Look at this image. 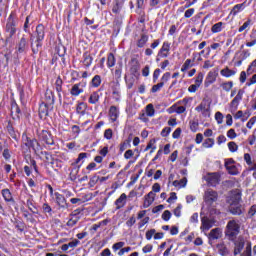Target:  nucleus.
Returning <instances> with one entry per match:
<instances>
[{
  "mask_svg": "<svg viewBox=\"0 0 256 256\" xmlns=\"http://www.w3.org/2000/svg\"><path fill=\"white\" fill-rule=\"evenodd\" d=\"M244 4H237L233 7V9L231 10V15H237V13H239V11L243 10Z\"/></svg>",
  "mask_w": 256,
  "mask_h": 256,
  "instance_id": "49530a36",
  "label": "nucleus"
},
{
  "mask_svg": "<svg viewBox=\"0 0 256 256\" xmlns=\"http://www.w3.org/2000/svg\"><path fill=\"white\" fill-rule=\"evenodd\" d=\"M27 38L22 36L17 45V53H25L27 51Z\"/></svg>",
  "mask_w": 256,
  "mask_h": 256,
  "instance_id": "2eb2a0df",
  "label": "nucleus"
},
{
  "mask_svg": "<svg viewBox=\"0 0 256 256\" xmlns=\"http://www.w3.org/2000/svg\"><path fill=\"white\" fill-rule=\"evenodd\" d=\"M2 197L7 203H15V200L13 199V194H11V191L9 189L2 190Z\"/></svg>",
  "mask_w": 256,
  "mask_h": 256,
  "instance_id": "412c9836",
  "label": "nucleus"
},
{
  "mask_svg": "<svg viewBox=\"0 0 256 256\" xmlns=\"http://www.w3.org/2000/svg\"><path fill=\"white\" fill-rule=\"evenodd\" d=\"M202 145L203 147H205V149H210L211 147H213V145H215V139L207 138Z\"/></svg>",
  "mask_w": 256,
  "mask_h": 256,
  "instance_id": "4c0bfd02",
  "label": "nucleus"
},
{
  "mask_svg": "<svg viewBox=\"0 0 256 256\" xmlns=\"http://www.w3.org/2000/svg\"><path fill=\"white\" fill-rule=\"evenodd\" d=\"M249 25H251V19H248L239 29V33H243V31H245V29H247V27H249Z\"/></svg>",
  "mask_w": 256,
  "mask_h": 256,
  "instance_id": "13d9d810",
  "label": "nucleus"
},
{
  "mask_svg": "<svg viewBox=\"0 0 256 256\" xmlns=\"http://www.w3.org/2000/svg\"><path fill=\"white\" fill-rule=\"evenodd\" d=\"M109 117H110L112 123H115V121H117V117H119V110H117V107H115V106L110 107Z\"/></svg>",
  "mask_w": 256,
  "mask_h": 256,
  "instance_id": "b1692460",
  "label": "nucleus"
},
{
  "mask_svg": "<svg viewBox=\"0 0 256 256\" xmlns=\"http://www.w3.org/2000/svg\"><path fill=\"white\" fill-rule=\"evenodd\" d=\"M159 75H161V69L157 68L153 73V82L157 83V79H159Z\"/></svg>",
  "mask_w": 256,
  "mask_h": 256,
  "instance_id": "338daca9",
  "label": "nucleus"
},
{
  "mask_svg": "<svg viewBox=\"0 0 256 256\" xmlns=\"http://www.w3.org/2000/svg\"><path fill=\"white\" fill-rule=\"evenodd\" d=\"M171 109H173L178 115H181V113H185L187 108L185 106H177V104H174Z\"/></svg>",
  "mask_w": 256,
  "mask_h": 256,
  "instance_id": "58836bf2",
  "label": "nucleus"
},
{
  "mask_svg": "<svg viewBox=\"0 0 256 256\" xmlns=\"http://www.w3.org/2000/svg\"><path fill=\"white\" fill-rule=\"evenodd\" d=\"M115 63H116L115 55L113 53H109L107 57V66L109 68L115 67Z\"/></svg>",
  "mask_w": 256,
  "mask_h": 256,
  "instance_id": "7c9ffc66",
  "label": "nucleus"
},
{
  "mask_svg": "<svg viewBox=\"0 0 256 256\" xmlns=\"http://www.w3.org/2000/svg\"><path fill=\"white\" fill-rule=\"evenodd\" d=\"M155 233H157V231L155 229L148 230L146 232L147 241H151V239H153V235H155Z\"/></svg>",
  "mask_w": 256,
  "mask_h": 256,
  "instance_id": "5fc2aeb1",
  "label": "nucleus"
},
{
  "mask_svg": "<svg viewBox=\"0 0 256 256\" xmlns=\"http://www.w3.org/2000/svg\"><path fill=\"white\" fill-rule=\"evenodd\" d=\"M91 199H93V193H88L82 196L81 201L82 203H87V201H91Z\"/></svg>",
  "mask_w": 256,
  "mask_h": 256,
  "instance_id": "4d7b16f0",
  "label": "nucleus"
},
{
  "mask_svg": "<svg viewBox=\"0 0 256 256\" xmlns=\"http://www.w3.org/2000/svg\"><path fill=\"white\" fill-rule=\"evenodd\" d=\"M239 233H241V221L238 219L229 220L225 229V235L229 241H235Z\"/></svg>",
  "mask_w": 256,
  "mask_h": 256,
  "instance_id": "f257e3e1",
  "label": "nucleus"
},
{
  "mask_svg": "<svg viewBox=\"0 0 256 256\" xmlns=\"http://www.w3.org/2000/svg\"><path fill=\"white\" fill-rule=\"evenodd\" d=\"M88 103L91 105L99 103V92H93L88 99Z\"/></svg>",
  "mask_w": 256,
  "mask_h": 256,
  "instance_id": "cd10ccee",
  "label": "nucleus"
},
{
  "mask_svg": "<svg viewBox=\"0 0 256 256\" xmlns=\"http://www.w3.org/2000/svg\"><path fill=\"white\" fill-rule=\"evenodd\" d=\"M153 201H155V193L151 191L144 197V203H143L144 209L151 207V205H153Z\"/></svg>",
  "mask_w": 256,
  "mask_h": 256,
  "instance_id": "ddd939ff",
  "label": "nucleus"
},
{
  "mask_svg": "<svg viewBox=\"0 0 256 256\" xmlns=\"http://www.w3.org/2000/svg\"><path fill=\"white\" fill-rule=\"evenodd\" d=\"M241 202V193L235 192L230 197V205H239Z\"/></svg>",
  "mask_w": 256,
  "mask_h": 256,
  "instance_id": "393cba45",
  "label": "nucleus"
},
{
  "mask_svg": "<svg viewBox=\"0 0 256 256\" xmlns=\"http://www.w3.org/2000/svg\"><path fill=\"white\" fill-rule=\"evenodd\" d=\"M45 39V26L42 24H39L36 27V41H33V36H31L30 41H31V47H32V52L34 54L39 53V50L42 47L41 41Z\"/></svg>",
  "mask_w": 256,
  "mask_h": 256,
  "instance_id": "f03ea898",
  "label": "nucleus"
},
{
  "mask_svg": "<svg viewBox=\"0 0 256 256\" xmlns=\"http://www.w3.org/2000/svg\"><path fill=\"white\" fill-rule=\"evenodd\" d=\"M197 113H201L202 117L209 119L211 117V102L204 98L202 102L195 108Z\"/></svg>",
  "mask_w": 256,
  "mask_h": 256,
  "instance_id": "20e7f679",
  "label": "nucleus"
},
{
  "mask_svg": "<svg viewBox=\"0 0 256 256\" xmlns=\"http://www.w3.org/2000/svg\"><path fill=\"white\" fill-rule=\"evenodd\" d=\"M213 227V220H209V218H202V225L200 229L202 231H209Z\"/></svg>",
  "mask_w": 256,
  "mask_h": 256,
  "instance_id": "4be33fe9",
  "label": "nucleus"
},
{
  "mask_svg": "<svg viewBox=\"0 0 256 256\" xmlns=\"http://www.w3.org/2000/svg\"><path fill=\"white\" fill-rule=\"evenodd\" d=\"M220 74L222 75V77L229 78L233 77L234 75H237V70H231L229 69V67H225L220 71Z\"/></svg>",
  "mask_w": 256,
  "mask_h": 256,
  "instance_id": "5701e85b",
  "label": "nucleus"
},
{
  "mask_svg": "<svg viewBox=\"0 0 256 256\" xmlns=\"http://www.w3.org/2000/svg\"><path fill=\"white\" fill-rule=\"evenodd\" d=\"M148 41H149V36L142 34L141 38L137 42V47H140V48L145 47Z\"/></svg>",
  "mask_w": 256,
  "mask_h": 256,
  "instance_id": "c85d7f7f",
  "label": "nucleus"
},
{
  "mask_svg": "<svg viewBox=\"0 0 256 256\" xmlns=\"http://www.w3.org/2000/svg\"><path fill=\"white\" fill-rule=\"evenodd\" d=\"M205 77V75L203 74V72H199L196 79H195V84L201 87V84L203 83V78Z\"/></svg>",
  "mask_w": 256,
  "mask_h": 256,
  "instance_id": "8fccbe9b",
  "label": "nucleus"
},
{
  "mask_svg": "<svg viewBox=\"0 0 256 256\" xmlns=\"http://www.w3.org/2000/svg\"><path fill=\"white\" fill-rule=\"evenodd\" d=\"M39 139L40 141H43V143H46V145H55L53 135H51L47 130H42L41 133H39Z\"/></svg>",
  "mask_w": 256,
  "mask_h": 256,
  "instance_id": "1a4fd4ad",
  "label": "nucleus"
},
{
  "mask_svg": "<svg viewBox=\"0 0 256 256\" xmlns=\"http://www.w3.org/2000/svg\"><path fill=\"white\" fill-rule=\"evenodd\" d=\"M91 83H92V87H99V85H101V76L99 75L94 76Z\"/></svg>",
  "mask_w": 256,
  "mask_h": 256,
  "instance_id": "de8ad7c7",
  "label": "nucleus"
},
{
  "mask_svg": "<svg viewBox=\"0 0 256 256\" xmlns=\"http://www.w3.org/2000/svg\"><path fill=\"white\" fill-rule=\"evenodd\" d=\"M84 87H85V83H83V82L74 84L72 86V88L70 89V95H72V97H79V95H81V93H83Z\"/></svg>",
  "mask_w": 256,
  "mask_h": 256,
  "instance_id": "9d476101",
  "label": "nucleus"
},
{
  "mask_svg": "<svg viewBox=\"0 0 256 256\" xmlns=\"http://www.w3.org/2000/svg\"><path fill=\"white\" fill-rule=\"evenodd\" d=\"M252 247L251 242H247L246 247L242 253H240V256H252Z\"/></svg>",
  "mask_w": 256,
  "mask_h": 256,
  "instance_id": "c756f323",
  "label": "nucleus"
},
{
  "mask_svg": "<svg viewBox=\"0 0 256 256\" xmlns=\"http://www.w3.org/2000/svg\"><path fill=\"white\" fill-rule=\"evenodd\" d=\"M55 197H56V203L59 205V207H61L62 209L69 208V204H67V200L65 199L64 195L56 193Z\"/></svg>",
  "mask_w": 256,
  "mask_h": 256,
  "instance_id": "4468645a",
  "label": "nucleus"
},
{
  "mask_svg": "<svg viewBox=\"0 0 256 256\" xmlns=\"http://www.w3.org/2000/svg\"><path fill=\"white\" fill-rule=\"evenodd\" d=\"M124 4L125 0H115L112 7V13H114L115 15H119V13H121V10L123 9Z\"/></svg>",
  "mask_w": 256,
  "mask_h": 256,
  "instance_id": "dca6fc26",
  "label": "nucleus"
},
{
  "mask_svg": "<svg viewBox=\"0 0 256 256\" xmlns=\"http://www.w3.org/2000/svg\"><path fill=\"white\" fill-rule=\"evenodd\" d=\"M191 67H193V60L187 59L185 63L182 65L181 71L184 73V71L191 69Z\"/></svg>",
  "mask_w": 256,
  "mask_h": 256,
  "instance_id": "ea45409f",
  "label": "nucleus"
},
{
  "mask_svg": "<svg viewBox=\"0 0 256 256\" xmlns=\"http://www.w3.org/2000/svg\"><path fill=\"white\" fill-rule=\"evenodd\" d=\"M217 199H219V194L217 193V191H215L213 189H208L205 191L204 201H205L206 205L211 207V205H213V203H216Z\"/></svg>",
  "mask_w": 256,
  "mask_h": 256,
  "instance_id": "423d86ee",
  "label": "nucleus"
},
{
  "mask_svg": "<svg viewBox=\"0 0 256 256\" xmlns=\"http://www.w3.org/2000/svg\"><path fill=\"white\" fill-rule=\"evenodd\" d=\"M204 181H206L208 187H217L221 183V173L220 172H207L203 176Z\"/></svg>",
  "mask_w": 256,
  "mask_h": 256,
  "instance_id": "7ed1b4c3",
  "label": "nucleus"
},
{
  "mask_svg": "<svg viewBox=\"0 0 256 256\" xmlns=\"http://www.w3.org/2000/svg\"><path fill=\"white\" fill-rule=\"evenodd\" d=\"M27 205L32 213H37V208L33 206V200L31 198L27 200Z\"/></svg>",
  "mask_w": 256,
  "mask_h": 256,
  "instance_id": "603ef678",
  "label": "nucleus"
},
{
  "mask_svg": "<svg viewBox=\"0 0 256 256\" xmlns=\"http://www.w3.org/2000/svg\"><path fill=\"white\" fill-rule=\"evenodd\" d=\"M6 36L11 39L15 33H17V28L15 27V20L13 18L9 17L8 22L6 24Z\"/></svg>",
  "mask_w": 256,
  "mask_h": 256,
  "instance_id": "6e6552de",
  "label": "nucleus"
},
{
  "mask_svg": "<svg viewBox=\"0 0 256 256\" xmlns=\"http://www.w3.org/2000/svg\"><path fill=\"white\" fill-rule=\"evenodd\" d=\"M169 133H171V127H165L161 131V136L162 137H169Z\"/></svg>",
  "mask_w": 256,
  "mask_h": 256,
  "instance_id": "69168bd1",
  "label": "nucleus"
},
{
  "mask_svg": "<svg viewBox=\"0 0 256 256\" xmlns=\"http://www.w3.org/2000/svg\"><path fill=\"white\" fill-rule=\"evenodd\" d=\"M177 201V193L171 192L170 197L167 199V203H174Z\"/></svg>",
  "mask_w": 256,
  "mask_h": 256,
  "instance_id": "680f3d73",
  "label": "nucleus"
},
{
  "mask_svg": "<svg viewBox=\"0 0 256 256\" xmlns=\"http://www.w3.org/2000/svg\"><path fill=\"white\" fill-rule=\"evenodd\" d=\"M146 115L147 117H153L155 115V108L153 107V104H148L146 106Z\"/></svg>",
  "mask_w": 256,
  "mask_h": 256,
  "instance_id": "79ce46f5",
  "label": "nucleus"
},
{
  "mask_svg": "<svg viewBox=\"0 0 256 256\" xmlns=\"http://www.w3.org/2000/svg\"><path fill=\"white\" fill-rule=\"evenodd\" d=\"M228 149L231 153H235L237 152V150L239 149V146L237 145V143L235 142H229L228 143Z\"/></svg>",
  "mask_w": 256,
  "mask_h": 256,
  "instance_id": "09e8293b",
  "label": "nucleus"
},
{
  "mask_svg": "<svg viewBox=\"0 0 256 256\" xmlns=\"http://www.w3.org/2000/svg\"><path fill=\"white\" fill-rule=\"evenodd\" d=\"M172 184L174 187H185L187 185V178H182L180 181L175 180Z\"/></svg>",
  "mask_w": 256,
  "mask_h": 256,
  "instance_id": "e433bc0d",
  "label": "nucleus"
},
{
  "mask_svg": "<svg viewBox=\"0 0 256 256\" xmlns=\"http://www.w3.org/2000/svg\"><path fill=\"white\" fill-rule=\"evenodd\" d=\"M85 111H87V104H85L84 102L79 103L76 107V112L79 115H83Z\"/></svg>",
  "mask_w": 256,
  "mask_h": 256,
  "instance_id": "2f4dec72",
  "label": "nucleus"
},
{
  "mask_svg": "<svg viewBox=\"0 0 256 256\" xmlns=\"http://www.w3.org/2000/svg\"><path fill=\"white\" fill-rule=\"evenodd\" d=\"M22 142H23V145L27 147V149H33L35 153H37V151H41V145L39 144L37 139H31L27 137V134L22 135Z\"/></svg>",
  "mask_w": 256,
  "mask_h": 256,
  "instance_id": "39448f33",
  "label": "nucleus"
},
{
  "mask_svg": "<svg viewBox=\"0 0 256 256\" xmlns=\"http://www.w3.org/2000/svg\"><path fill=\"white\" fill-rule=\"evenodd\" d=\"M221 87L223 89V91H226L227 93H229V91H231V89H233V82H224L221 84Z\"/></svg>",
  "mask_w": 256,
  "mask_h": 256,
  "instance_id": "c03bdc74",
  "label": "nucleus"
},
{
  "mask_svg": "<svg viewBox=\"0 0 256 256\" xmlns=\"http://www.w3.org/2000/svg\"><path fill=\"white\" fill-rule=\"evenodd\" d=\"M125 247V242H117L112 246L114 251H119V249H123Z\"/></svg>",
  "mask_w": 256,
  "mask_h": 256,
  "instance_id": "864d4df0",
  "label": "nucleus"
},
{
  "mask_svg": "<svg viewBox=\"0 0 256 256\" xmlns=\"http://www.w3.org/2000/svg\"><path fill=\"white\" fill-rule=\"evenodd\" d=\"M226 169H227L229 175H239V170L237 169V166H235V165L228 166Z\"/></svg>",
  "mask_w": 256,
  "mask_h": 256,
  "instance_id": "a18cd8bd",
  "label": "nucleus"
},
{
  "mask_svg": "<svg viewBox=\"0 0 256 256\" xmlns=\"http://www.w3.org/2000/svg\"><path fill=\"white\" fill-rule=\"evenodd\" d=\"M227 137H229V139H235L237 137V133L235 132V129L228 130Z\"/></svg>",
  "mask_w": 256,
  "mask_h": 256,
  "instance_id": "774afa93",
  "label": "nucleus"
},
{
  "mask_svg": "<svg viewBox=\"0 0 256 256\" xmlns=\"http://www.w3.org/2000/svg\"><path fill=\"white\" fill-rule=\"evenodd\" d=\"M163 221H169L171 219V211L165 210L162 214Z\"/></svg>",
  "mask_w": 256,
  "mask_h": 256,
  "instance_id": "bf43d9fd",
  "label": "nucleus"
},
{
  "mask_svg": "<svg viewBox=\"0 0 256 256\" xmlns=\"http://www.w3.org/2000/svg\"><path fill=\"white\" fill-rule=\"evenodd\" d=\"M256 215V205H252L248 211V217H255Z\"/></svg>",
  "mask_w": 256,
  "mask_h": 256,
  "instance_id": "0e129e2a",
  "label": "nucleus"
},
{
  "mask_svg": "<svg viewBox=\"0 0 256 256\" xmlns=\"http://www.w3.org/2000/svg\"><path fill=\"white\" fill-rule=\"evenodd\" d=\"M55 87H56L57 93H61L63 91V80L61 79L60 76H58V78L56 79Z\"/></svg>",
  "mask_w": 256,
  "mask_h": 256,
  "instance_id": "72a5a7b5",
  "label": "nucleus"
},
{
  "mask_svg": "<svg viewBox=\"0 0 256 256\" xmlns=\"http://www.w3.org/2000/svg\"><path fill=\"white\" fill-rule=\"evenodd\" d=\"M11 113H12V115H16V117L19 118V114L21 113V109L19 108L17 103L12 104Z\"/></svg>",
  "mask_w": 256,
  "mask_h": 256,
  "instance_id": "37998d69",
  "label": "nucleus"
},
{
  "mask_svg": "<svg viewBox=\"0 0 256 256\" xmlns=\"http://www.w3.org/2000/svg\"><path fill=\"white\" fill-rule=\"evenodd\" d=\"M169 51H171V43L164 42L160 51L158 52V55L162 58L169 57Z\"/></svg>",
  "mask_w": 256,
  "mask_h": 256,
  "instance_id": "f8f14e48",
  "label": "nucleus"
},
{
  "mask_svg": "<svg viewBox=\"0 0 256 256\" xmlns=\"http://www.w3.org/2000/svg\"><path fill=\"white\" fill-rule=\"evenodd\" d=\"M215 119H216L218 125H221V123H223V113L216 112Z\"/></svg>",
  "mask_w": 256,
  "mask_h": 256,
  "instance_id": "052dcab7",
  "label": "nucleus"
},
{
  "mask_svg": "<svg viewBox=\"0 0 256 256\" xmlns=\"http://www.w3.org/2000/svg\"><path fill=\"white\" fill-rule=\"evenodd\" d=\"M223 29V22H218L214 24L211 28L212 33H221Z\"/></svg>",
  "mask_w": 256,
  "mask_h": 256,
  "instance_id": "c9c22d12",
  "label": "nucleus"
},
{
  "mask_svg": "<svg viewBox=\"0 0 256 256\" xmlns=\"http://www.w3.org/2000/svg\"><path fill=\"white\" fill-rule=\"evenodd\" d=\"M229 211L232 215H242L245 209L240 204H231Z\"/></svg>",
  "mask_w": 256,
  "mask_h": 256,
  "instance_id": "f3484780",
  "label": "nucleus"
},
{
  "mask_svg": "<svg viewBox=\"0 0 256 256\" xmlns=\"http://www.w3.org/2000/svg\"><path fill=\"white\" fill-rule=\"evenodd\" d=\"M92 63H93V57H91V55L85 53L84 60H83V64L85 65V67H91Z\"/></svg>",
  "mask_w": 256,
  "mask_h": 256,
  "instance_id": "473e14b6",
  "label": "nucleus"
},
{
  "mask_svg": "<svg viewBox=\"0 0 256 256\" xmlns=\"http://www.w3.org/2000/svg\"><path fill=\"white\" fill-rule=\"evenodd\" d=\"M163 86H164L163 82H160V83L152 86L151 92L157 93V91H161V89H163Z\"/></svg>",
  "mask_w": 256,
  "mask_h": 256,
  "instance_id": "3c124183",
  "label": "nucleus"
},
{
  "mask_svg": "<svg viewBox=\"0 0 256 256\" xmlns=\"http://www.w3.org/2000/svg\"><path fill=\"white\" fill-rule=\"evenodd\" d=\"M127 204V194L122 193L120 197L115 201L116 209H123Z\"/></svg>",
  "mask_w": 256,
  "mask_h": 256,
  "instance_id": "a211bd4d",
  "label": "nucleus"
},
{
  "mask_svg": "<svg viewBox=\"0 0 256 256\" xmlns=\"http://www.w3.org/2000/svg\"><path fill=\"white\" fill-rule=\"evenodd\" d=\"M256 123V116H253L249 121L248 123L246 124V127L248 129H253V125H255Z\"/></svg>",
  "mask_w": 256,
  "mask_h": 256,
  "instance_id": "e2e57ef3",
  "label": "nucleus"
},
{
  "mask_svg": "<svg viewBox=\"0 0 256 256\" xmlns=\"http://www.w3.org/2000/svg\"><path fill=\"white\" fill-rule=\"evenodd\" d=\"M217 81V72L210 71L205 79V87H209V85H212V83H215Z\"/></svg>",
  "mask_w": 256,
  "mask_h": 256,
  "instance_id": "6ab92c4d",
  "label": "nucleus"
},
{
  "mask_svg": "<svg viewBox=\"0 0 256 256\" xmlns=\"http://www.w3.org/2000/svg\"><path fill=\"white\" fill-rule=\"evenodd\" d=\"M39 115L40 117H47V115H49V108L47 103L40 104Z\"/></svg>",
  "mask_w": 256,
  "mask_h": 256,
  "instance_id": "bb28decb",
  "label": "nucleus"
},
{
  "mask_svg": "<svg viewBox=\"0 0 256 256\" xmlns=\"http://www.w3.org/2000/svg\"><path fill=\"white\" fill-rule=\"evenodd\" d=\"M243 95H245V90L240 89L237 95L234 97V99L230 103V107H232V109H237V107H239V103L243 101Z\"/></svg>",
  "mask_w": 256,
  "mask_h": 256,
  "instance_id": "9b49d317",
  "label": "nucleus"
},
{
  "mask_svg": "<svg viewBox=\"0 0 256 256\" xmlns=\"http://www.w3.org/2000/svg\"><path fill=\"white\" fill-rule=\"evenodd\" d=\"M232 241H234V255H241V252L245 249V238L239 236L236 240L234 239Z\"/></svg>",
  "mask_w": 256,
  "mask_h": 256,
  "instance_id": "0eeeda50",
  "label": "nucleus"
},
{
  "mask_svg": "<svg viewBox=\"0 0 256 256\" xmlns=\"http://www.w3.org/2000/svg\"><path fill=\"white\" fill-rule=\"evenodd\" d=\"M46 105H52L55 102V96L51 90H46L45 92Z\"/></svg>",
  "mask_w": 256,
  "mask_h": 256,
  "instance_id": "a878e982",
  "label": "nucleus"
},
{
  "mask_svg": "<svg viewBox=\"0 0 256 256\" xmlns=\"http://www.w3.org/2000/svg\"><path fill=\"white\" fill-rule=\"evenodd\" d=\"M139 64L136 62L134 65L131 66L130 68V73L134 76V77H139Z\"/></svg>",
  "mask_w": 256,
  "mask_h": 256,
  "instance_id": "f704fd0d",
  "label": "nucleus"
},
{
  "mask_svg": "<svg viewBox=\"0 0 256 256\" xmlns=\"http://www.w3.org/2000/svg\"><path fill=\"white\" fill-rule=\"evenodd\" d=\"M218 251L222 256L229 255V249H227V247L224 244L218 245Z\"/></svg>",
  "mask_w": 256,
  "mask_h": 256,
  "instance_id": "a19ab883",
  "label": "nucleus"
},
{
  "mask_svg": "<svg viewBox=\"0 0 256 256\" xmlns=\"http://www.w3.org/2000/svg\"><path fill=\"white\" fill-rule=\"evenodd\" d=\"M126 79V85L129 89H133V85H135V78L131 77V78H125Z\"/></svg>",
  "mask_w": 256,
  "mask_h": 256,
  "instance_id": "6e6d98bb",
  "label": "nucleus"
},
{
  "mask_svg": "<svg viewBox=\"0 0 256 256\" xmlns=\"http://www.w3.org/2000/svg\"><path fill=\"white\" fill-rule=\"evenodd\" d=\"M223 236V231L221 228H214L209 233V239L215 240V239H221Z\"/></svg>",
  "mask_w": 256,
  "mask_h": 256,
  "instance_id": "aec40b11",
  "label": "nucleus"
}]
</instances>
